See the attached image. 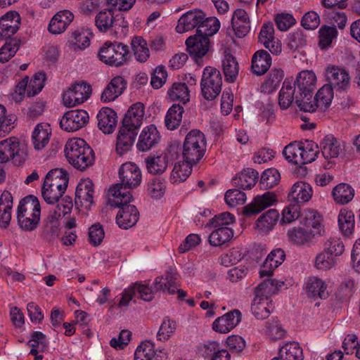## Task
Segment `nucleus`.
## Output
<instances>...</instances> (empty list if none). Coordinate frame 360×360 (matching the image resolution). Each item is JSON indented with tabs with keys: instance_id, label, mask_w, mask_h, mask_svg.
Listing matches in <instances>:
<instances>
[{
	"instance_id": "nucleus-12",
	"label": "nucleus",
	"mask_w": 360,
	"mask_h": 360,
	"mask_svg": "<svg viewBox=\"0 0 360 360\" xmlns=\"http://www.w3.org/2000/svg\"><path fill=\"white\" fill-rule=\"evenodd\" d=\"M91 94V86L85 82L76 83L63 93V103L68 108L79 105L86 101Z\"/></svg>"
},
{
	"instance_id": "nucleus-60",
	"label": "nucleus",
	"mask_w": 360,
	"mask_h": 360,
	"mask_svg": "<svg viewBox=\"0 0 360 360\" xmlns=\"http://www.w3.org/2000/svg\"><path fill=\"white\" fill-rule=\"evenodd\" d=\"M20 41L18 39H11L0 49V63L8 62L15 56L20 47Z\"/></svg>"
},
{
	"instance_id": "nucleus-47",
	"label": "nucleus",
	"mask_w": 360,
	"mask_h": 360,
	"mask_svg": "<svg viewBox=\"0 0 360 360\" xmlns=\"http://www.w3.org/2000/svg\"><path fill=\"white\" fill-rule=\"evenodd\" d=\"M190 91L185 83H174L169 88L167 95L171 101H179L184 104L189 101Z\"/></svg>"
},
{
	"instance_id": "nucleus-2",
	"label": "nucleus",
	"mask_w": 360,
	"mask_h": 360,
	"mask_svg": "<svg viewBox=\"0 0 360 360\" xmlns=\"http://www.w3.org/2000/svg\"><path fill=\"white\" fill-rule=\"evenodd\" d=\"M65 154L68 162L80 171L91 167L94 162L93 150L84 140L79 138L72 139L67 141Z\"/></svg>"
},
{
	"instance_id": "nucleus-61",
	"label": "nucleus",
	"mask_w": 360,
	"mask_h": 360,
	"mask_svg": "<svg viewBox=\"0 0 360 360\" xmlns=\"http://www.w3.org/2000/svg\"><path fill=\"white\" fill-rule=\"evenodd\" d=\"M235 217L229 212H223L218 215H215L213 218L210 219L209 222L206 224V227H212L214 229L229 227L230 224L234 222Z\"/></svg>"
},
{
	"instance_id": "nucleus-62",
	"label": "nucleus",
	"mask_w": 360,
	"mask_h": 360,
	"mask_svg": "<svg viewBox=\"0 0 360 360\" xmlns=\"http://www.w3.org/2000/svg\"><path fill=\"white\" fill-rule=\"evenodd\" d=\"M313 98V94H310L308 97L306 94L297 93L295 96V103L300 110L314 112L317 109L316 101Z\"/></svg>"
},
{
	"instance_id": "nucleus-44",
	"label": "nucleus",
	"mask_w": 360,
	"mask_h": 360,
	"mask_svg": "<svg viewBox=\"0 0 360 360\" xmlns=\"http://www.w3.org/2000/svg\"><path fill=\"white\" fill-rule=\"evenodd\" d=\"M332 195L337 204L345 205L353 199L354 191L349 184L342 183L333 188Z\"/></svg>"
},
{
	"instance_id": "nucleus-21",
	"label": "nucleus",
	"mask_w": 360,
	"mask_h": 360,
	"mask_svg": "<svg viewBox=\"0 0 360 360\" xmlns=\"http://www.w3.org/2000/svg\"><path fill=\"white\" fill-rule=\"evenodd\" d=\"M145 116V106L141 102L132 104L125 114L122 125L136 129L143 124Z\"/></svg>"
},
{
	"instance_id": "nucleus-8",
	"label": "nucleus",
	"mask_w": 360,
	"mask_h": 360,
	"mask_svg": "<svg viewBox=\"0 0 360 360\" xmlns=\"http://www.w3.org/2000/svg\"><path fill=\"white\" fill-rule=\"evenodd\" d=\"M129 51L127 45L120 42L106 41L99 49V60L111 66L124 65L128 60Z\"/></svg>"
},
{
	"instance_id": "nucleus-54",
	"label": "nucleus",
	"mask_w": 360,
	"mask_h": 360,
	"mask_svg": "<svg viewBox=\"0 0 360 360\" xmlns=\"http://www.w3.org/2000/svg\"><path fill=\"white\" fill-rule=\"evenodd\" d=\"M337 259L323 250L314 257V266L321 271H328L335 267Z\"/></svg>"
},
{
	"instance_id": "nucleus-42",
	"label": "nucleus",
	"mask_w": 360,
	"mask_h": 360,
	"mask_svg": "<svg viewBox=\"0 0 360 360\" xmlns=\"http://www.w3.org/2000/svg\"><path fill=\"white\" fill-rule=\"evenodd\" d=\"M277 357L280 360H303L302 349L297 342H290L279 349Z\"/></svg>"
},
{
	"instance_id": "nucleus-56",
	"label": "nucleus",
	"mask_w": 360,
	"mask_h": 360,
	"mask_svg": "<svg viewBox=\"0 0 360 360\" xmlns=\"http://www.w3.org/2000/svg\"><path fill=\"white\" fill-rule=\"evenodd\" d=\"M284 72L281 69L274 68L271 70L268 77L262 84V90L267 93H271L279 86L283 79Z\"/></svg>"
},
{
	"instance_id": "nucleus-30",
	"label": "nucleus",
	"mask_w": 360,
	"mask_h": 360,
	"mask_svg": "<svg viewBox=\"0 0 360 360\" xmlns=\"http://www.w3.org/2000/svg\"><path fill=\"white\" fill-rule=\"evenodd\" d=\"M316 77L313 71L304 70L299 73L294 84L297 86L300 94L310 96L316 89Z\"/></svg>"
},
{
	"instance_id": "nucleus-14",
	"label": "nucleus",
	"mask_w": 360,
	"mask_h": 360,
	"mask_svg": "<svg viewBox=\"0 0 360 360\" xmlns=\"http://www.w3.org/2000/svg\"><path fill=\"white\" fill-rule=\"evenodd\" d=\"M328 85L336 91H345L350 84V76L348 71L340 66L329 65L326 73Z\"/></svg>"
},
{
	"instance_id": "nucleus-39",
	"label": "nucleus",
	"mask_w": 360,
	"mask_h": 360,
	"mask_svg": "<svg viewBox=\"0 0 360 360\" xmlns=\"http://www.w3.org/2000/svg\"><path fill=\"white\" fill-rule=\"evenodd\" d=\"M60 214L56 211H49V215L44 226V235L49 240H53L58 236L60 231L59 219Z\"/></svg>"
},
{
	"instance_id": "nucleus-26",
	"label": "nucleus",
	"mask_w": 360,
	"mask_h": 360,
	"mask_svg": "<svg viewBox=\"0 0 360 360\" xmlns=\"http://www.w3.org/2000/svg\"><path fill=\"white\" fill-rule=\"evenodd\" d=\"M137 133L136 130L122 126L117 137L116 150L120 155L129 151L133 146Z\"/></svg>"
},
{
	"instance_id": "nucleus-29",
	"label": "nucleus",
	"mask_w": 360,
	"mask_h": 360,
	"mask_svg": "<svg viewBox=\"0 0 360 360\" xmlns=\"http://www.w3.org/2000/svg\"><path fill=\"white\" fill-rule=\"evenodd\" d=\"M285 257V252L281 249L271 251L259 270L260 277L270 276L274 270L283 262Z\"/></svg>"
},
{
	"instance_id": "nucleus-11",
	"label": "nucleus",
	"mask_w": 360,
	"mask_h": 360,
	"mask_svg": "<svg viewBox=\"0 0 360 360\" xmlns=\"http://www.w3.org/2000/svg\"><path fill=\"white\" fill-rule=\"evenodd\" d=\"M122 203H114L112 201V196H109L108 203L111 206L120 208L116 217L117 225L124 229L131 228L137 223L139 219V212L133 205H129L130 202H121Z\"/></svg>"
},
{
	"instance_id": "nucleus-10",
	"label": "nucleus",
	"mask_w": 360,
	"mask_h": 360,
	"mask_svg": "<svg viewBox=\"0 0 360 360\" xmlns=\"http://www.w3.org/2000/svg\"><path fill=\"white\" fill-rule=\"evenodd\" d=\"M26 158V153L20 148L16 137H10L0 141V163H6L11 160L16 165H21Z\"/></svg>"
},
{
	"instance_id": "nucleus-22",
	"label": "nucleus",
	"mask_w": 360,
	"mask_h": 360,
	"mask_svg": "<svg viewBox=\"0 0 360 360\" xmlns=\"http://www.w3.org/2000/svg\"><path fill=\"white\" fill-rule=\"evenodd\" d=\"M273 309L274 304L271 297L255 294L251 311L256 319L262 320L268 318Z\"/></svg>"
},
{
	"instance_id": "nucleus-50",
	"label": "nucleus",
	"mask_w": 360,
	"mask_h": 360,
	"mask_svg": "<svg viewBox=\"0 0 360 360\" xmlns=\"http://www.w3.org/2000/svg\"><path fill=\"white\" fill-rule=\"evenodd\" d=\"M333 98V89L331 85L326 84L323 86L314 97L317 108L321 110L327 109L331 103Z\"/></svg>"
},
{
	"instance_id": "nucleus-15",
	"label": "nucleus",
	"mask_w": 360,
	"mask_h": 360,
	"mask_svg": "<svg viewBox=\"0 0 360 360\" xmlns=\"http://www.w3.org/2000/svg\"><path fill=\"white\" fill-rule=\"evenodd\" d=\"M241 321V313L233 309L218 317L212 323V329L220 333H228Z\"/></svg>"
},
{
	"instance_id": "nucleus-34",
	"label": "nucleus",
	"mask_w": 360,
	"mask_h": 360,
	"mask_svg": "<svg viewBox=\"0 0 360 360\" xmlns=\"http://www.w3.org/2000/svg\"><path fill=\"white\" fill-rule=\"evenodd\" d=\"M306 292L308 297L326 299L328 296L327 285L321 278L315 276L309 277L306 283Z\"/></svg>"
},
{
	"instance_id": "nucleus-4",
	"label": "nucleus",
	"mask_w": 360,
	"mask_h": 360,
	"mask_svg": "<svg viewBox=\"0 0 360 360\" xmlns=\"http://www.w3.org/2000/svg\"><path fill=\"white\" fill-rule=\"evenodd\" d=\"M41 207L38 199L34 195L22 198L17 210L18 224L21 229L32 231L37 229L40 221Z\"/></svg>"
},
{
	"instance_id": "nucleus-37",
	"label": "nucleus",
	"mask_w": 360,
	"mask_h": 360,
	"mask_svg": "<svg viewBox=\"0 0 360 360\" xmlns=\"http://www.w3.org/2000/svg\"><path fill=\"white\" fill-rule=\"evenodd\" d=\"M51 134V128L48 124H37L32 136L34 148L36 150L44 148L49 141Z\"/></svg>"
},
{
	"instance_id": "nucleus-53",
	"label": "nucleus",
	"mask_w": 360,
	"mask_h": 360,
	"mask_svg": "<svg viewBox=\"0 0 360 360\" xmlns=\"http://www.w3.org/2000/svg\"><path fill=\"white\" fill-rule=\"evenodd\" d=\"M165 158L162 154L160 155H150L146 158L145 162L148 172L153 174L163 173L168 165Z\"/></svg>"
},
{
	"instance_id": "nucleus-40",
	"label": "nucleus",
	"mask_w": 360,
	"mask_h": 360,
	"mask_svg": "<svg viewBox=\"0 0 360 360\" xmlns=\"http://www.w3.org/2000/svg\"><path fill=\"white\" fill-rule=\"evenodd\" d=\"M279 218V213L275 209H271L262 214L257 220V228L263 233H269L273 229Z\"/></svg>"
},
{
	"instance_id": "nucleus-28",
	"label": "nucleus",
	"mask_w": 360,
	"mask_h": 360,
	"mask_svg": "<svg viewBox=\"0 0 360 360\" xmlns=\"http://www.w3.org/2000/svg\"><path fill=\"white\" fill-rule=\"evenodd\" d=\"M231 25L236 35L243 38L250 29V21L247 12L241 8L236 9L231 18Z\"/></svg>"
},
{
	"instance_id": "nucleus-25",
	"label": "nucleus",
	"mask_w": 360,
	"mask_h": 360,
	"mask_svg": "<svg viewBox=\"0 0 360 360\" xmlns=\"http://www.w3.org/2000/svg\"><path fill=\"white\" fill-rule=\"evenodd\" d=\"M74 19L73 13L68 10L58 11L51 20L49 31L53 34L63 32Z\"/></svg>"
},
{
	"instance_id": "nucleus-17",
	"label": "nucleus",
	"mask_w": 360,
	"mask_h": 360,
	"mask_svg": "<svg viewBox=\"0 0 360 360\" xmlns=\"http://www.w3.org/2000/svg\"><path fill=\"white\" fill-rule=\"evenodd\" d=\"M160 140V135L154 124L148 125L141 131L136 144L137 149L146 152L155 147Z\"/></svg>"
},
{
	"instance_id": "nucleus-19",
	"label": "nucleus",
	"mask_w": 360,
	"mask_h": 360,
	"mask_svg": "<svg viewBox=\"0 0 360 360\" xmlns=\"http://www.w3.org/2000/svg\"><path fill=\"white\" fill-rule=\"evenodd\" d=\"M186 44L191 56L195 59L201 58L209 51L210 39L206 36L196 34L189 37L186 41Z\"/></svg>"
},
{
	"instance_id": "nucleus-13",
	"label": "nucleus",
	"mask_w": 360,
	"mask_h": 360,
	"mask_svg": "<svg viewBox=\"0 0 360 360\" xmlns=\"http://www.w3.org/2000/svg\"><path fill=\"white\" fill-rule=\"evenodd\" d=\"M89 121V115L84 110H72L65 113L60 125L62 129L72 132L84 127Z\"/></svg>"
},
{
	"instance_id": "nucleus-41",
	"label": "nucleus",
	"mask_w": 360,
	"mask_h": 360,
	"mask_svg": "<svg viewBox=\"0 0 360 360\" xmlns=\"http://www.w3.org/2000/svg\"><path fill=\"white\" fill-rule=\"evenodd\" d=\"M257 178L258 172L252 169H247L233 178V183L240 188L250 189L255 185Z\"/></svg>"
},
{
	"instance_id": "nucleus-43",
	"label": "nucleus",
	"mask_w": 360,
	"mask_h": 360,
	"mask_svg": "<svg viewBox=\"0 0 360 360\" xmlns=\"http://www.w3.org/2000/svg\"><path fill=\"white\" fill-rule=\"evenodd\" d=\"M184 109L179 104L172 105L167 110L165 123L166 127L169 130L176 129L181 124Z\"/></svg>"
},
{
	"instance_id": "nucleus-48",
	"label": "nucleus",
	"mask_w": 360,
	"mask_h": 360,
	"mask_svg": "<svg viewBox=\"0 0 360 360\" xmlns=\"http://www.w3.org/2000/svg\"><path fill=\"white\" fill-rule=\"evenodd\" d=\"M94 184L91 180L86 179L82 180L77 186L75 191L76 198L81 199L91 205L94 203Z\"/></svg>"
},
{
	"instance_id": "nucleus-51",
	"label": "nucleus",
	"mask_w": 360,
	"mask_h": 360,
	"mask_svg": "<svg viewBox=\"0 0 360 360\" xmlns=\"http://www.w3.org/2000/svg\"><path fill=\"white\" fill-rule=\"evenodd\" d=\"M131 49L135 58L141 62H146L149 58V49L146 41L141 37H134L131 42Z\"/></svg>"
},
{
	"instance_id": "nucleus-27",
	"label": "nucleus",
	"mask_w": 360,
	"mask_h": 360,
	"mask_svg": "<svg viewBox=\"0 0 360 360\" xmlns=\"http://www.w3.org/2000/svg\"><path fill=\"white\" fill-rule=\"evenodd\" d=\"M317 235L312 230L302 227H294L288 230V237L290 241L297 246H309Z\"/></svg>"
},
{
	"instance_id": "nucleus-3",
	"label": "nucleus",
	"mask_w": 360,
	"mask_h": 360,
	"mask_svg": "<svg viewBox=\"0 0 360 360\" xmlns=\"http://www.w3.org/2000/svg\"><path fill=\"white\" fill-rule=\"evenodd\" d=\"M68 175L63 169H51L46 174L41 194L48 204H53L63 197L68 184Z\"/></svg>"
},
{
	"instance_id": "nucleus-16",
	"label": "nucleus",
	"mask_w": 360,
	"mask_h": 360,
	"mask_svg": "<svg viewBox=\"0 0 360 360\" xmlns=\"http://www.w3.org/2000/svg\"><path fill=\"white\" fill-rule=\"evenodd\" d=\"M20 16L16 11L6 13L0 18V40L10 38L20 28Z\"/></svg>"
},
{
	"instance_id": "nucleus-33",
	"label": "nucleus",
	"mask_w": 360,
	"mask_h": 360,
	"mask_svg": "<svg viewBox=\"0 0 360 360\" xmlns=\"http://www.w3.org/2000/svg\"><path fill=\"white\" fill-rule=\"evenodd\" d=\"M98 126L104 134L112 132L117 124L116 112L111 108H103L97 115Z\"/></svg>"
},
{
	"instance_id": "nucleus-52",
	"label": "nucleus",
	"mask_w": 360,
	"mask_h": 360,
	"mask_svg": "<svg viewBox=\"0 0 360 360\" xmlns=\"http://www.w3.org/2000/svg\"><path fill=\"white\" fill-rule=\"evenodd\" d=\"M233 236V231L230 227L214 229L209 236L210 244L220 246L229 241Z\"/></svg>"
},
{
	"instance_id": "nucleus-45",
	"label": "nucleus",
	"mask_w": 360,
	"mask_h": 360,
	"mask_svg": "<svg viewBox=\"0 0 360 360\" xmlns=\"http://www.w3.org/2000/svg\"><path fill=\"white\" fill-rule=\"evenodd\" d=\"M321 153L326 159L337 158L342 148L340 143L332 136H326L321 143Z\"/></svg>"
},
{
	"instance_id": "nucleus-36",
	"label": "nucleus",
	"mask_w": 360,
	"mask_h": 360,
	"mask_svg": "<svg viewBox=\"0 0 360 360\" xmlns=\"http://www.w3.org/2000/svg\"><path fill=\"white\" fill-rule=\"evenodd\" d=\"M13 207V196L7 191L2 193L0 197V225L6 228L11 219V210Z\"/></svg>"
},
{
	"instance_id": "nucleus-9",
	"label": "nucleus",
	"mask_w": 360,
	"mask_h": 360,
	"mask_svg": "<svg viewBox=\"0 0 360 360\" xmlns=\"http://www.w3.org/2000/svg\"><path fill=\"white\" fill-rule=\"evenodd\" d=\"M201 91L203 97L208 101L217 98L221 91L222 77L219 70L212 67H206L201 79Z\"/></svg>"
},
{
	"instance_id": "nucleus-6",
	"label": "nucleus",
	"mask_w": 360,
	"mask_h": 360,
	"mask_svg": "<svg viewBox=\"0 0 360 360\" xmlns=\"http://www.w3.org/2000/svg\"><path fill=\"white\" fill-rule=\"evenodd\" d=\"M319 153L318 146L312 141L293 142L286 146L283 154L285 158L295 165H302L315 160Z\"/></svg>"
},
{
	"instance_id": "nucleus-35",
	"label": "nucleus",
	"mask_w": 360,
	"mask_h": 360,
	"mask_svg": "<svg viewBox=\"0 0 360 360\" xmlns=\"http://www.w3.org/2000/svg\"><path fill=\"white\" fill-rule=\"evenodd\" d=\"M338 227L341 233L347 237L352 236L354 231V214L346 208L340 210L338 216Z\"/></svg>"
},
{
	"instance_id": "nucleus-49",
	"label": "nucleus",
	"mask_w": 360,
	"mask_h": 360,
	"mask_svg": "<svg viewBox=\"0 0 360 360\" xmlns=\"http://www.w3.org/2000/svg\"><path fill=\"white\" fill-rule=\"evenodd\" d=\"M223 71L226 82L233 83L238 75V63L231 55H226L222 61Z\"/></svg>"
},
{
	"instance_id": "nucleus-5",
	"label": "nucleus",
	"mask_w": 360,
	"mask_h": 360,
	"mask_svg": "<svg viewBox=\"0 0 360 360\" xmlns=\"http://www.w3.org/2000/svg\"><path fill=\"white\" fill-rule=\"evenodd\" d=\"M176 275L167 273L165 277H158L153 283V288L146 283L136 282L130 285L133 288L135 296L143 301L150 302L153 299V295L158 291L174 294L176 290Z\"/></svg>"
},
{
	"instance_id": "nucleus-23",
	"label": "nucleus",
	"mask_w": 360,
	"mask_h": 360,
	"mask_svg": "<svg viewBox=\"0 0 360 360\" xmlns=\"http://www.w3.org/2000/svg\"><path fill=\"white\" fill-rule=\"evenodd\" d=\"M311 186L304 181H297L292 185L288 195V201L295 204L308 202L312 197Z\"/></svg>"
},
{
	"instance_id": "nucleus-38",
	"label": "nucleus",
	"mask_w": 360,
	"mask_h": 360,
	"mask_svg": "<svg viewBox=\"0 0 360 360\" xmlns=\"http://www.w3.org/2000/svg\"><path fill=\"white\" fill-rule=\"evenodd\" d=\"M295 84L284 81L278 96V104L282 110L288 109L295 102Z\"/></svg>"
},
{
	"instance_id": "nucleus-31",
	"label": "nucleus",
	"mask_w": 360,
	"mask_h": 360,
	"mask_svg": "<svg viewBox=\"0 0 360 360\" xmlns=\"http://www.w3.org/2000/svg\"><path fill=\"white\" fill-rule=\"evenodd\" d=\"M271 65V57L265 50L256 51L252 57L251 70L257 75L265 74Z\"/></svg>"
},
{
	"instance_id": "nucleus-59",
	"label": "nucleus",
	"mask_w": 360,
	"mask_h": 360,
	"mask_svg": "<svg viewBox=\"0 0 360 360\" xmlns=\"http://www.w3.org/2000/svg\"><path fill=\"white\" fill-rule=\"evenodd\" d=\"M323 250L337 259L343 254L345 245L340 238L330 237L325 241Z\"/></svg>"
},
{
	"instance_id": "nucleus-58",
	"label": "nucleus",
	"mask_w": 360,
	"mask_h": 360,
	"mask_svg": "<svg viewBox=\"0 0 360 360\" xmlns=\"http://www.w3.org/2000/svg\"><path fill=\"white\" fill-rule=\"evenodd\" d=\"M114 15L112 9H107L98 13L95 18V25L101 32H105L113 25Z\"/></svg>"
},
{
	"instance_id": "nucleus-32",
	"label": "nucleus",
	"mask_w": 360,
	"mask_h": 360,
	"mask_svg": "<svg viewBox=\"0 0 360 360\" xmlns=\"http://www.w3.org/2000/svg\"><path fill=\"white\" fill-rule=\"evenodd\" d=\"M126 88V82L122 77H114L105 88L101 94L103 102L115 101L120 96Z\"/></svg>"
},
{
	"instance_id": "nucleus-57",
	"label": "nucleus",
	"mask_w": 360,
	"mask_h": 360,
	"mask_svg": "<svg viewBox=\"0 0 360 360\" xmlns=\"http://www.w3.org/2000/svg\"><path fill=\"white\" fill-rule=\"evenodd\" d=\"M219 22L216 18H206L204 13V19L197 29V34L209 38L219 30Z\"/></svg>"
},
{
	"instance_id": "nucleus-18",
	"label": "nucleus",
	"mask_w": 360,
	"mask_h": 360,
	"mask_svg": "<svg viewBox=\"0 0 360 360\" xmlns=\"http://www.w3.org/2000/svg\"><path fill=\"white\" fill-rule=\"evenodd\" d=\"M204 19V12L201 10H191L182 15L178 20L176 30L179 33H184L198 27Z\"/></svg>"
},
{
	"instance_id": "nucleus-46",
	"label": "nucleus",
	"mask_w": 360,
	"mask_h": 360,
	"mask_svg": "<svg viewBox=\"0 0 360 360\" xmlns=\"http://www.w3.org/2000/svg\"><path fill=\"white\" fill-rule=\"evenodd\" d=\"M193 165L183 161L176 163L171 172L169 180L172 184H180L187 179L192 171Z\"/></svg>"
},
{
	"instance_id": "nucleus-64",
	"label": "nucleus",
	"mask_w": 360,
	"mask_h": 360,
	"mask_svg": "<svg viewBox=\"0 0 360 360\" xmlns=\"http://www.w3.org/2000/svg\"><path fill=\"white\" fill-rule=\"evenodd\" d=\"M153 347L151 341L142 342L135 351L134 360H152L155 356Z\"/></svg>"
},
{
	"instance_id": "nucleus-63",
	"label": "nucleus",
	"mask_w": 360,
	"mask_h": 360,
	"mask_svg": "<svg viewBox=\"0 0 360 360\" xmlns=\"http://www.w3.org/2000/svg\"><path fill=\"white\" fill-rule=\"evenodd\" d=\"M337 33L335 27L323 26L319 30V47L321 49H325L330 46L333 40L336 37Z\"/></svg>"
},
{
	"instance_id": "nucleus-7",
	"label": "nucleus",
	"mask_w": 360,
	"mask_h": 360,
	"mask_svg": "<svg viewBox=\"0 0 360 360\" xmlns=\"http://www.w3.org/2000/svg\"><path fill=\"white\" fill-rule=\"evenodd\" d=\"M206 150V140L199 130H191L186 136L182 150L184 160L193 165L203 157Z\"/></svg>"
},
{
	"instance_id": "nucleus-55",
	"label": "nucleus",
	"mask_w": 360,
	"mask_h": 360,
	"mask_svg": "<svg viewBox=\"0 0 360 360\" xmlns=\"http://www.w3.org/2000/svg\"><path fill=\"white\" fill-rule=\"evenodd\" d=\"M283 285V282L272 278H266L259 284L255 289V294L271 297Z\"/></svg>"
},
{
	"instance_id": "nucleus-24",
	"label": "nucleus",
	"mask_w": 360,
	"mask_h": 360,
	"mask_svg": "<svg viewBox=\"0 0 360 360\" xmlns=\"http://www.w3.org/2000/svg\"><path fill=\"white\" fill-rule=\"evenodd\" d=\"M300 224L306 226L307 228H312V232H315L317 236L324 235L325 230L322 225V217L320 214L311 209H305L300 214Z\"/></svg>"
},
{
	"instance_id": "nucleus-20",
	"label": "nucleus",
	"mask_w": 360,
	"mask_h": 360,
	"mask_svg": "<svg viewBox=\"0 0 360 360\" xmlns=\"http://www.w3.org/2000/svg\"><path fill=\"white\" fill-rule=\"evenodd\" d=\"M276 202L274 193L266 192L262 195L256 196L252 202L244 207L243 212L246 216L255 215L273 205Z\"/></svg>"
},
{
	"instance_id": "nucleus-1",
	"label": "nucleus",
	"mask_w": 360,
	"mask_h": 360,
	"mask_svg": "<svg viewBox=\"0 0 360 360\" xmlns=\"http://www.w3.org/2000/svg\"><path fill=\"white\" fill-rule=\"evenodd\" d=\"M120 184L112 185L108 190V195L112 196L114 203L131 202V193L127 189H134L140 186L142 174L139 167L134 163L128 162L122 164L119 169Z\"/></svg>"
}]
</instances>
